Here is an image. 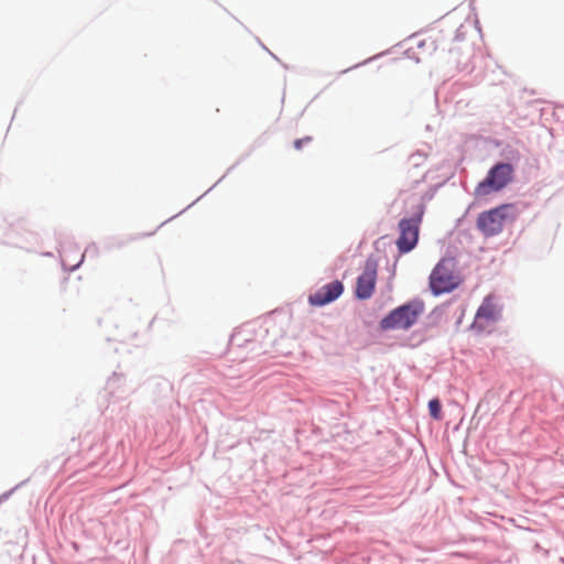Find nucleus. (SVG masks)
<instances>
[{
    "label": "nucleus",
    "mask_w": 564,
    "mask_h": 564,
    "mask_svg": "<svg viewBox=\"0 0 564 564\" xmlns=\"http://www.w3.org/2000/svg\"><path fill=\"white\" fill-rule=\"evenodd\" d=\"M460 284L456 263L452 258H443L430 274V289L433 294L448 293Z\"/></svg>",
    "instance_id": "4"
},
{
    "label": "nucleus",
    "mask_w": 564,
    "mask_h": 564,
    "mask_svg": "<svg viewBox=\"0 0 564 564\" xmlns=\"http://www.w3.org/2000/svg\"><path fill=\"white\" fill-rule=\"evenodd\" d=\"M429 411H430V415L435 419V420H441L442 419V405H441V402L438 399H432L430 402H429Z\"/></svg>",
    "instance_id": "9"
},
{
    "label": "nucleus",
    "mask_w": 564,
    "mask_h": 564,
    "mask_svg": "<svg viewBox=\"0 0 564 564\" xmlns=\"http://www.w3.org/2000/svg\"><path fill=\"white\" fill-rule=\"evenodd\" d=\"M424 210V205L419 203L411 217L402 218L399 221V237L395 245L400 253H408L417 245Z\"/></svg>",
    "instance_id": "3"
},
{
    "label": "nucleus",
    "mask_w": 564,
    "mask_h": 564,
    "mask_svg": "<svg viewBox=\"0 0 564 564\" xmlns=\"http://www.w3.org/2000/svg\"><path fill=\"white\" fill-rule=\"evenodd\" d=\"M424 312V303L414 300L391 311L380 322L382 329H409Z\"/></svg>",
    "instance_id": "2"
},
{
    "label": "nucleus",
    "mask_w": 564,
    "mask_h": 564,
    "mask_svg": "<svg viewBox=\"0 0 564 564\" xmlns=\"http://www.w3.org/2000/svg\"><path fill=\"white\" fill-rule=\"evenodd\" d=\"M312 142V137H304L302 139H297L294 141V148L296 150H301L304 144H308Z\"/></svg>",
    "instance_id": "10"
},
{
    "label": "nucleus",
    "mask_w": 564,
    "mask_h": 564,
    "mask_svg": "<svg viewBox=\"0 0 564 564\" xmlns=\"http://www.w3.org/2000/svg\"><path fill=\"white\" fill-rule=\"evenodd\" d=\"M377 282V263L367 260L362 273L358 276L355 294L360 300H367L373 294Z\"/></svg>",
    "instance_id": "6"
},
{
    "label": "nucleus",
    "mask_w": 564,
    "mask_h": 564,
    "mask_svg": "<svg viewBox=\"0 0 564 564\" xmlns=\"http://www.w3.org/2000/svg\"><path fill=\"white\" fill-rule=\"evenodd\" d=\"M500 317V308L492 295H488L484 299L481 305L478 307L474 327L485 329L489 324L495 323Z\"/></svg>",
    "instance_id": "7"
},
{
    "label": "nucleus",
    "mask_w": 564,
    "mask_h": 564,
    "mask_svg": "<svg viewBox=\"0 0 564 564\" xmlns=\"http://www.w3.org/2000/svg\"><path fill=\"white\" fill-rule=\"evenodd\" d=\"M343 292V283L338 280H335L328 284L323 285L316 292L311 294L308 301L312 305L323 306L338 299Z\"/></svg>",
    "instance_id": "8"
},
{
    "label": "nucleus",
    "mask_w": 564,
    "mask_h": 564,
    "mask_svg": "<svg viewBox=\"0 0 564 564\" xmlns=\"http://www.w3.org/2000/svg\"><path fill=\"white\" fill-rule=\"evenodd\" d=\"M513 166L509 163H498L494 165L487 177L481 181L475 188L477 196H487L492 192H499L505 188L513 176Z\"/></svg>",
    "instance_id": "5"
},
{
    "label": "nucleus",
    "mask_w": 564,
    "mask_h": 564,
    "mask_svg": "<svg viewBox=\"0 0 564 564\" xmlns=\"http://www.w3.org/2000/svg\"><path fill=\"white\" fill-rule=\"evenodd\" d=\"M518 215L519 213L514 204H502L479 214L476 223L477 228L486 237H492L503 230L506 223H513Z\"/></svg>",
    "instance_id": "1"
}]
</instances>
